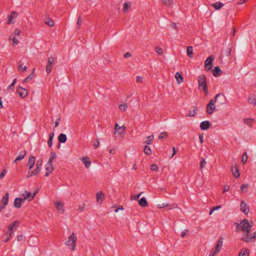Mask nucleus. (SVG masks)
<instances>
[{
	"label": "nucleus",
	"mask_w": 256,
	"mask_h": 256,
	"mask_svg": "<svg viewBox=\"0 0 256 256\" xmlns=\"http://www.w3.org/2000/svg\"><path fill=\"white\" fill-rule=\"evenodd\" d=\"M35 157L31 156L29 157L28 166L29 170L28 172L26 178H29L32 176H36L40 172L42 165V160L40 159L36 162V168L33 170L35 164Z\"/></svg>",
	"instance_id": "nucleus-1"
},
{
	"label": "nucleus",
	"mask_w": 256,
	"mask_h": 256,
	"mask_svg": "<svg viewBox=\"0 0 256 256\" xmlns=\"http://www.w3.org/2000/svg\"><path fill=\"white\" fill-rule=\"evenodd\" d=\"M252 224V222H250L248 220L244 219L238 224L237 230H242L244 233V236H246L250 232Z\"/></svg>",
	"instance_id": "nucleus-2"
},
{
	"label": "nucleus",
	"mask_w": 256,
	"mask_h": 256,
	"mask_svg": "<svg viewBox=\"0 0 256 256\" xmlns=\"http://www.w3.org/2000/svg\"><path fill=\"white\" fill-rule=\"evenodd\" d=\"M78 237L76 233L72 232L65 242V245L72 251L76 249Z\"/></svg>",
	"instance_id": "nucleus-3"
},
{
	"label": "nucleus",
	"mask_w": 256,
	"mask_h": 256,
	"mask_svg": "<svg viewBox=\"0 0 256 256\" xmlns=\"http://www.w3.org/2000/svg\"><path fill=\"white\" fill-rule=\"evenodd\" d=\"M20 34V30L18 28H16L9 37L8 40L12 42V44L13 46H16L19 43Z\"/></svg>",
	"instance_id": "nucleus-4"
},
{
	"label": "nucleus",
	"mask_w": 256,
	"mask_h": 256,
	"mask_svg": "<svg viewBox=\"0 0 256 256\" xmlns=\"http://www.w3.org/2000/svg\"><path fill=\"white\" fill-rule=\"evenodd\" d=\"M198 84L199 88H202L206 96L208 94V88L206 84V76L204 74L200 75L198 78Z\"/></svg>",
	"instance_id": "nucleus-5"
},
{
	"label": "nucleus",
	"mask_w": 256,
	"mask_h": 256,
	"mask_svg": "<svg viewBox=\"0 0 256 256\" xmlns=\"http://www.w3.org/2000/svg\"><path fill=\"white\" fill-rule=\"evenodd\" d=\"M220 96V94H217L214 97V99H212L206 106V110L208 114H212L214 111L216 110V103L217 101V98Z\"/></svg>",
	"instance_id": "nucleus-6"
},
{
	"label": "nucleus",
	"mask_w": 256,
	"mask_h": 256,
	"mask_svg": "<svg viewBox=\"0 0 256 256\" xmlns=\"http://www.w3.org/2000/svg\"><path fill=\"white\" fill-rule=\"evenodd\" d=\"M54 205L56 208L57 212L60 214H64L65 210L64 202L60 200H56L53 202Z\"/></svg>",
	"instance_id": "nucleus-7"
},
{
	"label": "nucleus",
	"mask_w": 256,
	"mask_h": 256,
	"mask_svg": "<svg viewBox=\"0 0 256 256\" xmlns=\"http://www.w3.org/2000/svg\"><path fill=\"white\" fill-rule=\"evenodd\" d=\"M126 127L124 124L120 126L117 122L114 124V134L115 136H124L126 132Z\"/></svg>",
	"instance_id": "nucleus-8"
},
{
	"label": "nucleus",
	"mask_w": 256,
	"mask_h": 256,
	"mask_svg": "<svg viewBox=\"0 0 256 256\" xmlns=\"http://www.w3.org/2000/svg\"><path fill=\"white\" fill-rule=\"evenodd\" d=\"M20 222L18 220H15L10 223L8 226L7 234H8V237L10 235H12L18 226L20 225Z\"/></svg>",
	"instance_id": "nucleus-9"
},
{
	"label": "nucleus",
	"mask_w": 256,
	"mask_h": 256,
	"mask_svg": "<svg viewBox=\"0 0 256 256\" xmlns=\"http://www.w3.org/2000/svg\"><path fill=\"white\" fill-rule=\"evenodd\" d=\"M214 58V56L211 55L206 59L204 62V68L206 70L208 71L212 68Z\"/></svg>",
	"instance_id": "nucleus-10"
},
{
	"label": "nucleus",
	"mask_w": 256,
	"mask_h": 256,
	"mask_svg": "<svg viewBox=\"0 0 256 256\" xmlns=\"http://www.w3.org/2000/svg\"><path fill=\"white\" fill-rule=\"evenodd\" d=\"M54 166L52 163L47 162L44 166V176H48L54 171Z\"/></svg>",
	"instance_id": "nucleus-11"
},
{
	"label": "nucleus",
	"mask_w": 256,
	"mask_h": 256,
	"mask_svg": "<svg viewBox=\"0 0 256 256\" xmlns=\"http://www.w3.org/2000/svg\"><path fill=\"white\" fill-rule=\"evenodd\" d=\"M18 16V13L12 11L11 12L10 15L8 16V20L6 21L7 24H14L16 22V19Z\"/></svg>",
	"instance_id": "nucleus-12"
},
{
	"label": "nucleus",
	"mask_w": 256,
	"mask_h": 256,
	"mask_svg": "<svg viewBox=\"0 0 256 256\" xmlns=\"http://www.w3.org/2000/svg\"><path fill=\"white\" fill-rule=\"evenodd\" d=\"M79 160L82 161V164L86 169L90 168L92 165V162L88 156H86L80 157L79 158Z\"/></svg>",
	"instance_id": "nucleus-13"
},
{
	"label": "nucleus",
	"mask_w": 256,
	"mask_h": 256,
	"mask_svg": "<svg viewBox=\"0 0 256 256\" xmlns=\"http://www.w3.org/2000/svg\"><path fill=\"white\" fill-rule=\"evenodd\" d=\"M16 92L22 98H26L28 95V91L26 89L21 86H18L16 88Z\"/></svg>",
	"instance_id": "nucleus-14"
},
{
	"label": "nucleus",
	"mask_w": 256,
	"mask_h": 256,
	"mask_svg": "<svg viewBox=\"0 0 256 256\" xmlns=\"http://www.w3.org/2000/svg\"><path fill=\"white\" fill-rule=\"evenodd\" d=\"M240 210L246 214H248L249 213V206L244 200H242L240 202Z\"/></svg>",
	"instance_id": "nucleus-15"
},
{
	"label": "nucleus",
	"mask_w": 256,
	"mask_h": 256,
	"mask_svg": "<svg viewBox=\"0 0 256 256\" xmlns=\"http://www.w3.org/2000/svg\"><path fill=\"white\" fill-rule=\"evenodd\" d=\"M256 238V232L252 233V234H251L250 235H249V234H248V235L246 234V236H244L242 238V240L245 242H251L252 240H255Z\"/></svg>",
	"instance_id": "nucleus-16"
},
{
	"label": "nucleus",
	"mask_w": 256,
	"mask_h": 256,
	"mask_svg": "<svg viewBox=\"0 0 256 256\" xmlns=\"http://www.w3.org/2000/svg\"><path fill=\"white\" fill-rule=\"evenodd\" d=\"M248 102L250 104L256 106V94H250L248 96Z\"/></svg>",
	"instance_id": "nucleus-17"
},
{
	"label": "nucleus",
	"mask_w": 256,
	"mask_h": 256,
	"mask_svg": "<svg viewBox=\"0 0 256 256\" xmlns=\"http://www.w3.org/2000/svg\"><path fill=\"white\" fill-rule=\"evenodd\" d=\"M96 199L97 203L101 204L104 199V194L101 191L98 192L96 194Z\"/></svg>",
	"instance_id": "nucleus-18"
},
{
	"label": "nucleus",
	"mask_w": 256,
	"mask_h": 256,
	"mask_svg": "<svg viewBox=\"0 0 256 256\" xmlns=\"http://www.w3.org/2000/svg\"><path fill=\"white\" fill-rule=\"evenodd\" d=\"M132 6V3L130 2H126L123 4L122 6V12L124 14H128Z\"/></svg>",
	"instance_id": "nucleus-19"
},
{
	"label": "nucleus",
	"mask_w": 256,
	"mask_h": 256,
	"mask_svg": "<svg viewBox=\"0 0 256 256\" xmlns=\"http://www.w3.org/2000/svg\"><path fill=\"white\" fill-rule=\"evenodd\" d=\"M174 78L178 84L180 85L184 82V77L181 72H176L174 75Z\"/></svg>",
	"instance_id": "nucleus-20"
},
{
	"label": "nucleus",
	"mask_w": 256,
	"mask_h": 256,
	"mask_svg": "<svg viewBox=\"0 0 256 256\" xmlns=\"http://www.w3.org/2000/svg\"><path fill=\"white\" fill-rule=\"evenodd\" d=\"M22 200L25 202V200H27L28 202H30L32 200V198L31 193L28 192V191H24L22 194Z\"/></svg>",
	"instance_id": "nucleus-21"
},
{
	"label": "nucleus",
	"mask_w": 256,
	"mask_h": 256,
	"mask_svg": "<svg viewBox=\"0 0 256 256\" xmlns=\"http://www.w3.org/2000/svg\"><path fill=\"white\" fill-rule=\"evenodd\" d=\"M22 202H24L22 198H16L14 199V206L16 208H19L21 207Z\"/></svg>",
	"instance_id": "nucleus-22"
},
{
	"label": "nucleus",
	"mask_w": 256,
	"mask_h": 256,
	"mask_svg": "<svg viewBox=\"0 0 256 256\" xmlns=\"http://www.w3.org/2000/svg\"><path fill=\"white\" fill-rule=\"evenodd\" d=\"M232 171L234 176L236 178H239V176H240V173L239 172L238 166L237 165H234V166H232Z\"/></svg>",
	"instance_id": "nucleus-23"
},
{
	"label": "nucleus",
	"mask_w": 256,
	"mask_h": 256,
	"mask_svg": "<svg viewBox=\"0 0 256 256\" xmlns=\"http://www.w3.org/2000/svg\"><path fill=\"white\" fill-rule=\"evenodd\" d=\"M44 22L46 25L50 27H53L54 26V21L49 17H46L44 18Z\"/></svg>",
	"instance_id": "nucleus-24"
},
{
	"label": "nucleus",
	"mask_w": 256,
	"mask_h": 256,
	"mask_svg": "<svg viewBox=\"0 0 256 256\" xmlns=\"http://www.w3.org/2000/svg\"><path fill=\"white\" fill-rule=\"evenodd\" d=\"M210 127V123L208 120L202 122L200 124V129L203 130L208 129Z\"/></svg>",
	"instance_id": "nucleus-25"
},
{
	"label": "nucleus",
	"mask_w": 256,
	"mask_h": 256,
	"mask_svg": "<svg viewBox=\"0 0 256 256\" xmlns=\"http://www.w3.org/2000/svg\"><path fill=\"white\" fill-rule=\"evenodd\" d=\"M250 250L248 248H242L238 254V256H249Z\"/></svg>",
	"instance_id": "nucleus-26"
},
{
	"label": "nucleus",
	"mask_w": 256,
	"mask_h": 256,
	"mask_svg": "<svg viewBox=\"0 0 256 256\" xmlns=\"http://www.w3.org/2000/svg\"><path fill=\"white\" fill-rule=\"evenodd\" d=\"M138 204L142 208L148 206V202L146 198L143 197L138 200Z\"/></svg>",
	"instance_id": "nucleus-27"
},
{
	"label": "nucleus",
	"mask_w": 256,
	"mask_h": 256,
	"mask_svg": "<svg viewBox=\"0 0 256 256\" xmlns=\"http://www.w3.org/2000/svg\"><path fill=\"white\" fill-rule=\"evenodd\" d=\"M223 244V239L222 238H220L219 240H218L216 246L214 248L215 250L220 252L221 250V248H222Z\"/></svg>",
	"instance_id": "nucleus-28"
},
{
	"label": "nucleus",
	"mask_w": 256,
	"mask_h": 256,
	"mask_svg": "<svg viewBox=\"0 0 256 256\" xmlns=\"http://www.w3.org/2000/svg\"><path fill=\"white\" fill-rule=\"evenodd\" d=\"M212 74L214 76H218L222 74V71L218 66H216L213 70H212Z\"/></svg>",
	"instance_id": "nucleus-29"
},
{
	"label": "nucleus",
	"mask_w": 256,
	"mask_h": 256,
	"mask_svg": "<svg viewBox=\"0 0 256 256\" xmlns=\"http://www.w3.org/2000/svg\"><path fill=\"white\" fill-rule=\"evenodd\" d=\"M9 200V194L8 193H6L5 194V195L4 196L2 200V202L4 204V206L2 207V208H4L5 206L8 204Z\"/></svg>",
	"instance_id": "nucleus-30"
},
{
	"label": "nucleus",
	"mask_w": 256,
	"mask_h": 256,
	"mask_svg": "<svg viewBox=\"0 0 256 256\" xmlns=\"http://www.w3.org/2000/svg\"><path fill=\"white\" fill-rule=\"evenodd\" d=\"M244 122L245 124L248 126L251 127L253 123L255 122V120L253 118H245L244 119Z\"/></svg>",
	"instance_id": "nucleus-31"
},
{
	"label": "nucleus",
	"mask_w": 256,
	"mask_h": 256,
	"mask_svg": "<svg viewBox=\"0 0 256 256\" xmlns=\"http://www.w3.org/2000/svg\"><path fill=\"white\" fill-rule=\"evenodd\" d=\"M197 112L198 108L194 106L190 109L188 116L190 117L194 116L197 114Z\"/></svg>",
	"instance_id": "nucleus-32"
},
{
	"label": "nucleus",
	"mask_w": 256,
	"mask_h": 256,
	"mask_svg": "<svg viewBox=\"0 0 256 256\" xmlns=\"http://www.w3.org/2000/svg\"><path fill=\"white\" fill-rule=\"evenodd\" d=\"M173 0H162V4L164 6L170 7L173 4Z\"/></svg>",
	"instance_id": "nucleus-33"
},
{
	"label": "nucleus",
	"mask_w": 256,
	"mask_h": 256,
	"mask_svg": "<svg viewBox=\"0 0 256 256\" xmlns=\"http://www.w3.org/2000/svg\"><path fill=\"white\" fill-rule=\"evenodd\" d=\"M128 108V104L126 103H122L119 105L118 108L122 112H125Z\"/></svg>",
	"instance_id": "nucleus-34"
},
{
	"label": "nucleus",
	"mask_w": 256,
	"mask_h": 256,
	"mask_svg": "<svg viewBox=\"0 0 256 256\" xmlns=\"http://www.w3.org/2000/svg\"><path fill=\"white\" fill-rule=\"evenodd\" d=\"M34 70L35 69H34L32 72L23 80V83L28 82L34 78Z\"/></svg>",
	"instance_id": "nucleus-35"
},
{
	"label": "nucleus",
	"mask_w": 256,
	"mask_h": 256,
	"mask_svg": "<svg viewBox=\"0 0 256 256\" xmlns=\"http://www.w3.org/2000/svg\"><path fill=\"white\" fill-rule=\"evenodd\" d=\"M154 135H151L148 136H147L145 140L144 141V144H146L148 145L152 143V142L154 140Z\"/></svg>",
	"instance_id": "nucleus-36"
},
{
	"label": "nucleus",
	"mask_w": 256,
	"mask_h": 256,
	"mask_svg": "<svg viewBox=\"0 0 256 256\" xmlns=\"http://www.w3.org/2000/svg\"><path fill=\"white\" fill-rule=\"evenodd\" d=\"M186 53L188 56L191 58H193V49L191 46H188L186 48Z\"/></svg>",
	"instance_id": "nucleus-37"
},
{
	"label": "nucleus",
	"mask_w": 256,
	"mask_h": 256,
	"mask_svg": "<svg viewBox=\"0 0 256 256\" xmlns=\"http://www.w3.org/2000/svg\"><path fill=\"white\" fill-rule=\"evenodd\" d=\"M26 154V150L22 152V153L16 158L14 162L16 163L17 161L22 160L25 157Z\"/></svg>",
	"instance_id": "nucleus-38"
},
{
	"label": "nucleus",
	"mask_w": 256,
	"mask_h": 256,
	"mask_svg": "<svg viewBox=\"0 0 256 256\" xmlns=\"http://www.w3.org/2000/svg\"><path fill=\"white\" fill-rule=\"evenodd\" d=\"M154 51L159 56H162L164 54V53L162 48L158 46H155Z\"/></svg>",
	"instance_id": "nucleus-39"
},
{
	"label": "nucleus",
	"mask_w": 256,
	"mask_h": 256,
	"mask_svg": "<svg viewBox=\"0 0 256 256\" xmlns=\"http://www.w3.org/2000/svg\"><path fill=\"white\" fill-rule=\"evenodd\" d=\"M211 6L216 10H218L220 9L223 6L224 4L221 2H216L214 4H212Z\"/></svg>",
	"instance_id": "nucleus-40"
},
{
	"label": "nucleus",
	"mask_w": 256,
	"mask_h": 256,
	"mask_svg": "<svg viewBox=\"0 0 256 256\" xmlns=\"http://www.w3.org/2000/svg\"><path fill=\"white\" fill-rule=\"evenodd\" d=\"M58 141L62 143H64L66 141V136L65 134H61L58 137Z\"/></svg>",
	"instance_id": "nucleus-41"
},
{
	"label": "nucleus",
	"mask_w": 256,
	"mask_h": 256,
	"mask_svg": "<svg viewBox=\"0 0 256 256\" xmlns=\"http://www.w3.org/2000/svg\"><path fill=\"white\" fill-rule=\"evenodd\" d=\"M12 235H10L8 237V234H7V231L2 236V241L4 242H6L10 240Z\"/></svg>",
	"instance_id": "nucleus-42"
},
{
	"label": "nucleus",
	"mask_w": 256,
	"mask_h": 256,
	"mask_svg": "<svg viewBox=\"0 0 256 256\" xmlns=\"http://www.w3.org/2000/svg\"><path fill=\"white\" fill-rule=\"evenodd\" d=\"M54 136V132H52L50 133V138H49V139L48 142V146H50V147L52 146V141Z\"/></svg>",
	"instance_id": "nucleus-43"
},
{
	"label": "nucleus",
	"mask_w": 256,
	"mask_h": 256,
	"mask_svg": "<svg viewBox=\"0 0 256 256\" xmlns=\"http://www.w3.org/2000/svg\"><path fill=\"white\" fill-rule=\"evenodd\" d=\"M144 152L148 156L150 155L152 153L150 148L148 146H144Z\"/></svg>",
	"instance_id": "nucleus-44"
},
{
	"label": "nucleus",
	"mask_w": 256,
	"mask_h": 256,
	"mask_svg": "<svg viewBox=\"0 0 256 256\" xmlns=\"http://www.w3.org/2000/svg\"><path fill=\"white\" fill-rule=\"evenodd\" d=\"M142 193H143V192H141L136 195H134V194L131 195L130 196V200H138L140 196L142 194Z\"/></svg>",
	"instance_id": "nucleus-45"
},
{
	"label": "nucleus",
	"mask_w": 256,
	"mask_h": 256,
	"mask_svg": "<svg viewBox=\"0 0 256 256\" xmlns=\"http://www.w3.org/2000/svg\"><path fill=\"white\" fill-rule=\"evenodd\" d=\"M56 154L55 152H52L50 153L49 160L47 162L52 163V161L56 158Z\"/></svg>",
	"instance_id": "nucleus-46"
},
{
	"label": "nucleus",
	"mask_w": 256,
	"mask_h": 256,
	"mask_svg": "<svg viewBox=\"0 0 256 256\" xmlns=\"http://www.w3.org/2000/svg\"><path fill=\"white\" fill-rule=\"evenodd\" d=\"M18 69L19 71L24 72L27 71L28 68L26 66H24V64H20L18 66Z\"/></svg>",
	"instance_id": "nucleus-47"
},
{
	"label": "nucleus",
	"mask_w": 256,
	"mask_h": 256,
	"mask_svg": "<svg viewBox=\"0 0 256 256\" xmlns=\"http://www.w3.org/2000/svg\"><path fill=\"white\" fill-rule=\"evenodd\" d=\"M248 184H242L240 186V191L244 193L248 192Z\"/></svg>",
	"instance_id": "nucleus-48"
},
{
	"label": "nucleus",
	"mask_w": 256,
	"mask_h": 256,
	"mask_svg": "<svg viewBox=\"0 0 256 256\" xmlns=\"http://www.w3.org/2000/svg\"><path fill=\"white\" fill-rule=\"evenodd\" d=\"M53 65L52 64H48L46 66V72L48 74L51 72Z\"/></svg>",
	"instance_id": "nucleus-49"
},
{
	"label": "nucleus",
	"mask_w": 256,
	"mask_h": 256,
	"mask_svg": "<svg viewBox=\"0 0 256 256\" xmlns=\"http://www.w3.org/2000/svg\"><path fill=\"white\" fill-rule=\"evenodd\" d=\"M136 79L137 84H142L144 82V77L140 76H137Z\"/></svg>",
	"instance_id": "nucleus-50"
},
{
	"label": "nucleus",
	"mask_w": 256,
	"mask_h": 256,
	"mask_svg": "<svg viewBox=\"0 0 256 256\" xmlns=\"http://www.w3.org/2000/svg\"><path fill=\"white\" fill-rule=\"evenodd\" d=\"M248 156L246 152H244L242 156V162L243 164H244L248 160Z\"/></svg>",
	"instance_id": "nucleus-51"
},
{
	"label": "nucleus",
	"mask_w": 256,
	"mask_h": 256,
	"mask_svg": "<svg viewBox=\"0 0 256 256\" xmlns=\"http://www.w3.org/2000/svg\"><path fill=\"white\" fill-rule=\"evenodd\" d=\"M150 169L152 171L157 172L158 170V167L156 164H152L151 165Z\"/></svg>",
	"instance_id": "nucleus-52"
},
{
	"label": "nucleus",
	"mask_w": 256,
	"mask_h": 256,
	"mask_svg": "<svg viewBox=\"0 0 256 256\" xmlns=\"http://www.w3.org/2000/svg\"><path fill=\"white\" fill-rule=\"evenodd\" d=\"M168 136V133L166 132H162L160 133V135L158 136V138L160 139H163Z\"/></svg>",
	"instance_id": "nucleus-53"
},
{
	"label": "nucleus",
	"mask_w": 256,
	"mask_h": 256,
	"mask_svg": "<svg viewBox=\"0 0 256 256\" xmlns=\"http://www.w3.org/2000/svg\"><path fill=\"white\" fill-rule=\"evenodd\" d=\"M7 172V170L6 168L2 170V172L0 174V180L3 179Z\"/></svg>",
	"instance_id": "nucleus-54"
},
{
	"label": "nucleus",
	"mask_w": 256,
	"mask_h": 256,
	"mask_svg": "<svg viewBox=\"0 0 256 256\" xmlns=\"http://www.w3.org/2000/svg\"><path fill=\"white\" fill-rule=\"evenodd\" d=\"M230 190V186L228 184H224L223 186L222 193H224L229 191Z\"/></svg>",
	"instance_id": "nucleus-55"
},
{
	"label": "nucleus",
	"mask_w": 256,
	"mask_h": 256,
	"mask_svg": "<svg viewBox=\"0 0 256 256\" xmlns=\"http://www.w3.org/2000/svg\"><path fill=\"white\" fill-rule=\"evenodd\" d=\"M100 141L99 140L96 138L94 142V148H97L98 146H100Z\"/></svg>",
	"instance_id": "nucleus-56"
},
{
	"label": "nucleus",
	"mask_w": 256,
	"mask_h": 256,
	"mask_svg": "<svg viewBox=\"0 0 256 256\" xmlns=\"http://www.w3.org/2000/svg\"><path fill=\"white\" fill-rule=\"evenodd\" d=\"M168 206V204H165V203H163V204H158V208H166V207H167Z\"/></svg>",
	"instance_id": "nucleus-57"
},
{
	"label": "nucleus",
	"mask_w": 256,
	"mask_h": 256,
	"mask_svg": "<svg viewBox=\"0 0 256 256\" xmlns=\"http://www.w3.org/2000/svg\"><path fill=\"white\" fill-rule=\"evenodd\" d=\"M82 24V20L81 18V17L79 16L78 18V21H77V25L78 26V29L80 28V26H81Z\"/></svg>",
	"instance_id": "nucleus-58"
},
{
	"label": "nucleus",
	"mask_w": 256,
	"mask_h": 256,
	"mask_svg": "<svg viewBox=\"0 0 256 256\" xmlns=\"http://www.w3.org/2000/svg\"><path fill=\"white\" fill-rule=\"evenodd\" d=\"M54 61V58L52 56H50L48 58V64H52Z\"/></svg>",
	"instance_id": "nucleus-59"
},
{
	"label": "nucleus",
	"mask_w": 256,
	"mask_h": 256,
	"mask_svg": "<svg viewBox=\"0 0 256 256\" xmlns=\"http://www.w3.org/2000/svg\"><path fill=\"white\" fill-rule=\"evenodd\" d=\"M116 149L114 148H110L109 150V152L112 154H116Z\"/></svg>",
	"instance_id": "nucleus-60"
},
{
	"label": "nucleus",
	"mask_w": 256,
	"mask_h": 256,
	"mask_svg": "<svg viewBox=\"0 0 256 256\" xmlns=\"http://www.w3.org/2000/svg\"><path fill=\"white\" fill-rule=\"evenodd\" d=\"M220 252L213 248L210 253L211 254H214V256H216Z\"/></svg>",
	"instance_id": "nucleus-61"
},
{
	"label": "nucleus",
	"mask_w": 256,
	"mask_h": 256,
	"mask_svg": "<svg viewBox=\"0 0 256 256\" xmlns=\"http://www.w3.org/2000/svg\"><path fill=\"white\" fill-rule=\"evenodd\" d=\"M206 161L203 160L201 162H200V168H202L206 165Z\"/></svg>",
	"instance_id": "nucleus-62"
},
{
	"label": "nucleus",
	"mask_w": 256,
	"mask_h": 256,
	"mask_svg": "<svg viewBox=\"0 0 256 256\" xmlns=\"http://www.w3.org/2000/svg\"><path fill=\"white\" fill-rule=\"evenodd\" d=\"M188 230H186L182 232L181 233V236L182 238H184L185 236L187 234Z\"/></svg>",
	"instance_id": "nucleus-63"
},
{
	"label": "nucleus",
	"mask_w": 256,
	"mask_h": 256,
	"mask_svg": "<svg viewBox=\"0 0 256 256\" xmlns=\"http://www.w3.org/2000/svg\"><path fill=\"white\" fill-rule=\"evenodd\" d=\"M24 236L22 235H19L17 236V239L18 242L22 241L24 240Z\"/></svg>",
	"instance_id": "nucleus-64"
}]
</instances>
